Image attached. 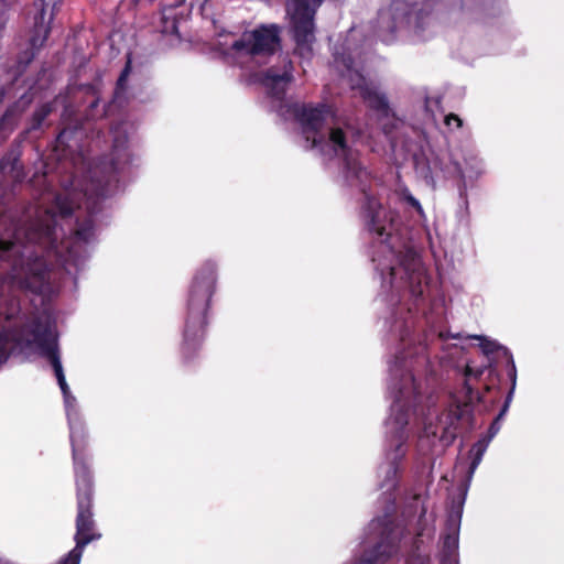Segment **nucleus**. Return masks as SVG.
Instances as JSON below:
<instances>
[{
  "mask_svg": "<svg viewBox=\"0 0 564 564\" xmlns=\"http://www.w3.org/2000/svg\"><path fill=\"white\" fill-rule=\"evenodd\" d=\"M185 344L186 345L189 344V325H187V329H186V333H185Z\"/></svg>",
  "mask_w": 564,
  "mask_h": 564,
  "instance_id": "nucleus-22",
  "label": "nucleus"
},
{
  "mask_svg": "<svg viewBox=\"0 0 564 564\" xmlns=\"http://www.w3.org/2000/svg\"><path fill=\"white\" fill-rule=\"evenodd\" d=\"M9 278L19 286L29 289L34 293L50 295L54 292L50 283L51 278L43 270V263L40 259L29 261L20 267L14 265Z\"/></svg>",
  "mask_w": 564,
  "mask_h": 564,
  "instance_id": "nucleus-8",
  "label": "nucleus"
},
{
  "mask_svg": "<svg viewBox=\"0 0 564 564\" xmlns=\"http://www.w3.org/2000/svg\"><path fill=\"white\" fill-rule=\"evenodd\" d=\"M279 30L275 25H262L251 32H246L240 41L230 45L237 52L251 55L272 54L279 47Z\"/></svg>",
  "mask_w": 564,
  "mask_h": 564,
  "instance_id": "nucleus-6",
  "label": "nucleus"
},
{
  "mask_svg": "<svg viewBox=\"0 0 564 564\" xmlns=\"http://www.w3.org/2000/svg\"><path fill=\"white\" fill-rule=\"evenodd\" d=\"M388 473H389V474H391L392 476H394V475H395V473H397V468H395L394 466H390V467L388 468Z\"/></svg>",
  "mask_w": 564,
  "mask_h": 564,
  "instance_id": "nucleus-24",
  "label": "nucleus"
},
{
  "mask_svg": "<svg viewBox=\"0 0 564 564\" xmlns=\"http://www.w3.org/2000/svg\"><path fill=\"white\" fill-rule=\"evenodd\" d=\"M393 257H394V253L391 250H389V258H393Z\"/></svg>",
  "mask_w": 564,
  "mask_h": 564,
  "instance_id": "nucleus-27",
  "label": "nucleus"
},
{
  "mask_svg": "<svg viewBox=\"0 0 564 564\" xmlns=\"http://www.w3.org/2000/svg\"><path fill=\"white\" fill-rule=\"evenodd\" d=\"M37 231L40 242L54 250L55 256L63 260L68 273H72L70 261L76 265L78 250L82 249V245L87 242L93 236L90 226L83 227L76 230L74 237L63 240L61 248L57 247L56 241L63 235V229L56 227V215L55 213L51 215V212L45 223L40 225Z\"/></svg>",
  "mask_w": 564,
  "mask_h": 564,
  "instance_id": "nucleus-4",
  "label": "nucleus"
},
{
  "mask_svg": "<svg viewBox=\"0 0 564 564\" xmlns=\"http://www.w3.org/2000/svg\"><path fill=\"white\" fill-rule=\"evenodd\" d=\"M499 426L497 423L492 424L490 431L491 436L488 440H480L478 441L470 449V455L473 456V462L469 468V479L471 478L473 474L475 473L476 468L480 464L482 456L485 452L487 451V447L489 445L490 438L494 437V435L498 432Z\"/></svg>",
  "mask_w": 564,
  "mask_h": 564,
  "instance_id": "nucleus-14",
  "label": "nucleus"
},
{
  "mask_svg": "<svg viewBox=\"0 0 564 564\" xmlns=\"http://www.w3.org/2000/svg\"><path fill=\"white\" fill-rule=\"evenodd\" d=\"M164 32H171V33L176 32L175 23H174V22H172L171 28H170V29H169V28H166V29L164 30Z\"/></svg>",
  "mask_w": 564,
  "mask_h": 564,
  "instance_id": "nucleus-21",
  "label": "nucleus"
},
{
  "mask_svg": "<svg viewBox=\"0 0 564 564\" xmlns=\"http://www.w3.org/2000/svg\"><path fill=\"white\" fill-rule=\"evenodd\" d=\"M129 72H130V63L128 62L124 70L122 72L121 76L118 79V87L119 88H123V85H124L126 79H127V77L129 75Z\"/></svg>",
  "mask_w": 564,
  "mask_h": 564,
  "instance_id": "nucleus-19",
  "label": "nucleus"
},
{
  "mask_svg": "<svg viewBox=\"0 0 564 564\" xmlns=\"http://www.w3.org/2000/svg\"><path fill=\"white\" fill-rule=\"evenodd\" d=\"M56 209L58 212V215L64 218L72 212V206L67 199H61L57 198L56 200Z\"/></svg>",
  "mask_w": 564,
  "mask_h": 564,
  "instance_id": "nucleus-16",
  "label": "nucleus"
},
{
  "mask_svg": "<svg viewBox=\"0 0 564 564\" xmlns=\"http://www.w3.org/2000/svg\"><path fill=\"white\" fill-rule=\"evenodd\" d=\"M508 406H509V400L507 401V403H506L505 408L502 409V411H501V413H500V415H499V419H500V417H502V416L505 415V413H506V412H507V410H508Z\"/></svg>",
  "mask_w": 564,
  "mask_h": 564,
  "instance_id": "nucleus-23",
  "label": "nucleus"
},
{
  "mask_svg": "<svg viewBox=\"0 0 564 564\" xmlns=\"http://www.w3.org/2000/svg\"><path fill=\"white\" fill-rule=\"evenodd\" d=\"M302 132L312 149H317L325 156H337L344 161L347 178H360L364 174L352 149V135L349 129H343L335 111L325 105L318 107L303 106L299 112Z\"/></svg>",
  "mask_w": 564,
  "mask_h": 564,
  "instance_id": "nucleus-2",
  "label": "nucleus"
},
{
  "mask_svg": "<svg viewBox=\"0 0 564 564\" xmlns=\"http://www.w3.org/2000/svg\"><path fill=\"white\" fill-rule=\"evenodd\" d=\"M402 195H403V199L408 204H410L412 207H414L416 209V212L420 214V216L423 217L424 216V210H423L420 202L415 197H413L410 193H408V192H403Z\"/></svg>",
  "mask_w": 564,
  "mask_h": 564,
  "instance_id": "nucleus-17",
  "label": "nucleus"
},
{
  "mask_svg": "<svg viewBox=\"0 0 564 564\" xmlns=\"http://www.w3.org/2000/svg\"><path fill=\"white\" fill-rule=\"evenodd\" d=\"M471 338H475L479 341V347L486 355L492 354L499 347L495 340H491L485 336L475 335L471 336Z\"/></svg>",
  "mask_w": 564,
  "mask_h": 564,
  "instance_id": "nucleus-15",
  "label": "nucleus"
},
{
  "mask_svg": "<svg viewBox=\"0 0 564 564\" xmlns=\"http://www.w3.org/2000/svg\"><path fill=\"white\" fill-rule=\"evenodd\" d=\"M375 262H378V267L383 272L384 269L390 270L391 283L397 280L398 276L400 279L406 278L411 283L412 282H421L422 278V263L419 257L414 252H408L403 260L399 263V265H390L382 262L380 259L373 258Z\"/></svg>",
  "mask_w": 564,
  "mask_h": 564,
  "instance_id": "nucleus-11",
  "label": "nucleus"
},
{
  "mask_svg": "<svg viewBox=\"0 0 564 564\" xmlns=\"http://www.w3.org/2000/svg\"><path fill=\"white\" fill-rule=\"evenodd\" d=\"M419 390L420 386L415 382L412 373L409 371L402 373L400 379H393V382L391 383L390 393L393 398L391 411L392 415H395V417H390L388 425H390L391 430L397 433L393 441V444L395 445V453L388 454V457L392 460H397L404 455V451L402 449L403 436L399 434V432L408 423V420L401 412H403L404 408H411L415 404Z\"/></svg>",
  "mask_w": 564,
  "mask_h": 564,
  "instance_id": "nucleus-3",
  "label": "nucleus"
},
{
  "mask_svg": "<svg viewBox=\"0 0 564 564\" xmlns=\"http://www.w3.org/2000/svg\"><path fill=\"white\" fill-rule=\"evenodd\" d=\"M214 285V279L212 274L208 276H204L202 280L196 278L193 288L191 290V297H189V314L191 316L194 315H202L207 306L208 301L213 291Z\"/></svg>",
  "mask_w": 564,
  "mask_h": 564,
  "instance_id": "nucleus-12",
  "label": "nucleus"
},
{
  "mask_svg": "<svg viewBox=\"0 0 564 564\" xmlns=\"http://www.w3.org/2000/svg\"><path fill=\"white\" fill-rule=\"evenodd\" d=\"M473 373V370L469 366H467V375H471Z\"/></svg>",
  "mask_w": 564,
  "mask_h": 564,
  "instance_id": "nucleus-25",
  "label": "nucleus"
},
{
  "mask_svg": "<svg viewBox=\"0 0 564 564\" xmlns=\"http://www.w3.org/2000/svg\"><path fill=\"white\" fill-rule=\"evenodd\" d=\"M323 0H288V14L294 39L299 46H305L314 40L313 18Z\"/></svg>",
  "mask_w": 564,
  "mask_h": 564,
  "instance_id": "nucleus-5",
  "label": "nucleus"
},
{
  "mask_svg": "<svg viewBox=\"0 0 564 564\" xmlns=\"http://www.w3.org/2000/svg\"><path fill=\"white\" fill-rule=\"evenodd\" d=\"M1 248H2V252L7 249L4 241H2Z\"/></svg>",
  "mask_w": 564,
  "mask_h": 564,
  "instance_id": "nucleus-26",
  "label": "nucleus"
},
{
  "mask_svg": "<svg viewBox=\"0 0 564 564\" xmlns=\"http://www.w3.org/2000/svg\"><path fill=\"white\" fill-rule=\"evenodd\" d=\"M7 349L10 354L19 351L46 357L52 362L58 386L63 392L70 427V441L78 489L76 546L69 552L66 564H79L84 546L97 536L93 534L94 523L90 512V478L79 457L82 425L76 419V399L69 391L57 355V335L55 327L52 325L50 318L45 317L44 324H37L32 330L2 333V355Z\"/></svg>",
  "mask_w": 564,
  "mask_h": 564,
  "instance_id": "nucleus-1",
  "label": "nucleus"
},
{
  "mask_svg": "<svg viewBox=\"0 0 564 564\" xmlns=\"http://www.w3.org/2000/svg\"><path fill=\"white\" fill-rule=\"evenodd\" d=\"M445 123L447 126H452L453 123H455L456 127L459 128L462 126V120L455 115H449V116H446Z\"/></svg>",
  "mask_w": 564,
  "mask_h": 564,
  "instance_id": "nucleus-20",
  "label": "nucleus"
},
{
  "mask_svg": "<svg viewBox=\"0 0 564 564\" xmlns=\"http://www.w3.org/2000/svg\"><path fill=\"white\" fill-rule=\"evenodd\" d=\"M291 82V75L289 72H284L283 74H276L274 72H269L263 78V85L267 90L280 98V96L285 91L288 84Z\"/></svg>",
  "mask_w": 564,
  "mask_h": 564,
  "instance_id": "nucleus-13",
  "label": "nucleus"
},
{
  "mask_svg": "<svg viewBox=\"0 0 564 564\" xmlns=\"http://www.w3.org/2000/svg\"><path fill=\"white\" fill-rule=\"evenodd\" d=\"M381 248H382L383 250H388V246H386V245H382V246H381Z\"/></svg>",
  "mask_w": 564,
  "mask_h": 564,
  "instance_id": "nucleus-29",
  "label": "nucleus"
},
{
  "mask_svg": "<svg viewBox=\"0 0 564 564\" xmlns=\"http://www.w3.org/2000/svg\"><path fill=\"white\" fill-rule=\"evenodd\" d=\"M341 63L347 68V73L345 76L348 78L351 87L354 89H359L360 95L368 102L369 107L377 110L379 112V116L388 117L389 109L384 97L378 91V89L375 86L366 83L365 78L357 70H352L351 66L346 64L344 59L341 61Z\"/></svg>",
  "mask_w": 564,
  "mask_h": 564,
  "instance_id": "nucleus-10",
  "label": "nucleus"
},
{
  "mask_svg": "<svg viewBox=\"0 0 564 564\" xmlns=\"http://www.w3.org/2000/svg\"><path fill=\"white\" fill-rule=\"evenodd\" d=\"M452 544H453V546L456 545V539L455 538L452 539Z\"/></svg>",
  "mask_w": 564,
  "mask_h": 564,
  "instance_id": "nucleus-28",
  "label": "nucleus"
},
{
  "mask_svg": "<svg viewBox=\"0 0 564 564\" xmlns=\"http://www.w3.org/2000/svg\"><path fill=\"white\" fill-rule=\"evenodd\" d=\"M382 212H378L376 217L373 218V229L379 234V236H391V231L384 225L379 223V218L381 217Z\"/></svg>",
  "mask_w": 564,
  "mask_h": 564,
  "instance_id": "nucleus-18",
  "label": "nucleus"
},
{
  "mask_svg": "<svg viewBox=\"0 0 564 564\" xmlns=\"http://www.w3.org/2000/svg\"><path fill=\"white\" fill-rule=\"evenodd\" d=\"M61 2L62 0H35L39 13L34 17V25L30 33L29 44L31 52L26 61H30L47 40L51 23Z\"/></svg>",
  "mask_w": 564,
  "mask_h": 564,
  "instance_id": "nucleus-9",
  "label": "nucleus"
},
{
  "mask_svg": "<svg viewBox=\"0 0 564 564\" xmlns=\"http://www.w3.org/2000/svg\"><path fill=\"white\" fill-rule=\"evenodd\" d=\"M405 24L412 25L414 32L421 37L419 32L421 28L430 24V19H424L421 22L417 15L408 14L403 6L397 2L389 10L380 13L379 28L382 41L392 42L395 37V31L402 29Z\"/></svg>",
  "mask_w": 564,
  "mask_h": 564,
  "instance_id": "nucleus-7",
  "label": "nucleus"
}]
</instances>
